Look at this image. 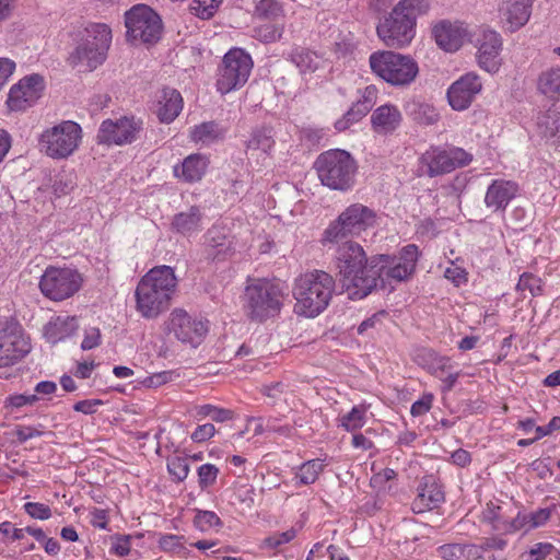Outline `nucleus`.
<instances>
[{
    "label": "nucleus",
    "mask_w": 560,
    "mask_h": 560,
    "mask_svg": "<svg viewBox=\"0 0 560 560\" xmlns=\"http://www.w3.org/2000/svg\"><path fill=\"white\" fill-rule=\"evenodd\" d=\"M208 164L209 161L205 155L194 153L185 158L182 164L175 165L173 173L179 180L191 184L202 179Z\"/></svg>",
    "instance_id": "obj_27"
},
{
    "label": "nucleus",
    "mask_w": 560,
    "mask_h": 560,
    "mask_svg": "<svg viewBox=\"0 0 560 560\" xmlns=\"http://www.w3.org/2000/svg\"><path fill=\"white\" fill-rule=\"evenodd\" d=\"M538 127L545 137L560 140V110L557 108L548 109L538 118Z\"/></svg>",
    "instance_id": "obj_38"
},
{
    "label": "nucleus",
    "mask_w": 560,
    "mask_h": 560,
    "mask_svg": "<svg viewBox=\"0 0 560 560\" xmlns=\"http://www.w3.org/2000/svg\"><path fill=\"white\" fill-rule=\"evenodd\" d=\"M416 362L424 368L430 374L441 378L443 374L453 370L448 357L440 355L432 349L423 348L416 355Z\"/></svg>",
    "instance_id": "obj_30"
},
{
    "label": "nucleus",
    "mask_w": 560,
    "mask_h": 560,
    "mask_svg": "<svg viewBox=\"0 0 560 560\" xmlns=\"http://www.w3.org/2000/svg\"><path fill=\"white\" fill-rule=\"evenodd\" d=\"M25 512L36 520H48L51 516V510L47 504L38 502H27L24 504Z\"/></svg>",
    "instance_id": "obj_49"
},
{
    "label": "nucleus",
    "mask_w": 560,
    "mask_h": 560,
    "mask_svg": "<svg viewBox=\"0 0 560 560\" xmlns=\"http://www.w3.org/2000/svg\"><path fill=\"white\" fill-rule=\"evenodd\" d=\"M101 405H103V401L100 399H86L75 402L73 409L84 415H93L96 411V407Z\"/></svg>",
    "instance_id": "obj_58"
},
{
    "label": "nucleus",
    "mask_w": 560,
    "mask_h": 560,
    "mask_svg": "<svg viewBox=\"0 0 560 560\" xmlns=\"http://www.w3.org/2000/svg\"><path fill=\"white\" fill-rule=\"evenodd\" d=\"M183 109V97L180 93L171 88H164L158 100L156 114L162 122H172Z\"/></svg>",
    "instance_id": "obj_28"
},
{
    "label": "nucleus",
    "mask_w": 560,
    "mask_h": 560,
    "mask_svg": "<svg viewBox=\"0 0 560 560\" xmlns=\"http://www.w3.org/2000/svg\"><path fill=\"white\" fill-rule=\"evenodd\" d=\"M167 329L182 343L197 347L208 332L207 322L191 317L186 311L175 308L170 314Z\"/></svg>",
    "instance_id": "obj_16"
},
{
    "label": "nucleus",
    "mask_w": 560,
    "mask_h": 560,
    "mask_svg": "<svg viewBox=\"0 0 560 560\" xmlns=\"http://www.w3.org/2000/svg\"><path fill=\"white\" fill-rule=\"evenodd\" d=\"M325 465L320 459H311L300 466L299 471L295 475V479L300 485H312L314 483L319 474L324 470Z\"/></svg>",
    "instance_id": "obj_39"
},
{
    "label": "nucleus",
    "mask_w": 560,
    "mask_h": 560,
    "mask_svg": "<svg viewBox=\"0 0 560 560\" xmlns=\"http://www.w3.org/2000/svg\"><path fill=\"white\" fill-rule=\"evenodd\" d=\"M376 100V89L372 85L366 86L360 100H358L342 118L335 122L338 131L347 130L352 124L360 121L374 106Z\"/></svg>",
    "instance_id": "obj_26"
},
{
    "label": "nucleus",
    "mask_w": 560,
    "mask_h": 560,
    "mask_svg": "<svg viewBox=\"0 0 560 560\" xmlns=\"http://www.w3.org/2000/svg\"><path fill=\"white\" fill-rule=\"evenodd\" d=\"M198 416L210 417L215 422H224L233 418V411L213 405H202L197 410Z\"/></svg>",
    "instance_id": "obj_47"
},
{
    "label": "nucleus",
    "mask_w": 560,
    "mask_h": 560,
    "mask_svg": "<svg viewBox=\"0 0 560 560\" xmlns=\"http://www.w3.org/2000/svg\"><path fill=\"white\" fill-rule=\"evenodd\" d=\"M409 116L419 125L431 126L440 120L438 109L427 102L412 101L408 104Z\"/></svg>",
    "instance_id": "obj_34"
},
{
    "label": "nucleus",
    "mask_w": 560,
    "mask_h": 560,
    "mask_svg": "<svg viewBox=\"0 0 560 560\" xmlns=\"http://www.w3.org/2000/svg\"><path fill=\"white\" fill-rule=\"evenodd\" d=\"M282 305L283 292L280 284L266 279H256L245 287L243 308L249 319L262 323L277 316Z\"/></svg>",
    "instance_id": "obj_7"
},
{
    "label": "nucleus",
    "mask_w": 560,
    "mask_h": 560,
    "mask_svg": "<svg viewBox=\"0 0 560 560\" xmlns=\"http://www.w3.org/2000/svg\"><path fill=\"white\" fill-rule=\"evenodd\" d=\"M369 62L373 73L394 86L411 84L419 73L418 63L413 58L392 50L373 52Z\"/></svg>",
    "instance_id": "obj_8"
},
{
    "label": "nucleus",
    "mask_w": 560,
    "mask_h": 560,
    "mask_svg": "<svg viewBox=\"0 0 560 560\" xmlns=\"http://www.w3.org/2000/svg\"><path fill=\"white\" fill-rule=\"evenodd\" d=\"M466 34V30L460 23H452L445 20L435 24L432 28V35L438 46L451 52L462 47Z\"/></svg>",
    "instance_id": "obj_22"
},
{
    "label": "nucleus",
    "mask_w": 560,
    "mask_h": 560,
    "mask_svg": "<svg viewBox=\"0 0 560 560\" xmlns=\"http://www.w3.org/2000/svg\"><path fill=\"white\" fill-rule=\"evenodd\" d=\"M230 252L225 243L208 244L206 247V258L211 261L224 260Z\"/></svg>",
    "instance_id": "obj_50"
},
{
    "label": "nucleus",
    "mask_w": 560,
    "mask_h": 560,
    "mask_svg": "<svg viewBox=\"0 0 560 560\" xmlns=\"http://www.w3.org/2000/svg\"><path fill=\"white\" fill-rule=\"evenodd\" d=\"M444 277L456 285L467 281V272L458 266H451L446 268Z\"/></svg>",
    "instance_id": "obj_57"
},
{
    "label": "nucleus",
    "mask_w": 560,
    "mask_h": 560,
    "mask_svg": "<svg viewBox=\"0 0 560 560\" xmlns=\"http://www.w3.org/2000/svg\"><path fill=\"white\" fill-rule=\"evenodd\" d=\"M481 89V80L476 73L468 72L462 75L447 90L450 106L455 110L467 109Z\"/></svg>",
    "instance_id": "obj_20"
},
{
    "label": "nucleus",
    "mask_w": 560,
    "mask_h": 560,
    "mask_svg": "<svg viewBox=\"0 0 560 560\" xmlns=\"http://www.w3.org/2000/svg\"><path fill=\"white\" fill-rule=\"evenodd\" d=\"M444 501V492L432 476L422 479L418 487V495L411 504L415 513H423L436 509Z\"/></svg>",
    "instance_id": "obj_24"
},
{
    "label": "nucleus",
    "mask_w": 560,
    "mask_h": 560,
    "mask_svg": "<svg viewBox=\"0 0 560 560\" xmlns=\"http://www.w3.org/2000/svg\"><path fill=\"white\" fill-rule=\"evenodd\" d=\"M375 213L361 203L349 206L324 233V242H339L348 235H358L374 223Z\"/></svg>",
    "instance_id": "obj_12"
},
{
    "label": "nucleus",
    "mask_w": 560,
    "mask_h": 560,
    "mask_svg": "<svg viewBox=\"0 0 560 560\" xmlns=\"http://www.w3.org/2000/svg\"><path fill=\"white\" fill-rule=\"evenodd\" d=\"M517 291L528 290L533 296L540 295L542 292L541 279L528 272H524L516 285Z\"/></svg>",
    "instance_id": "obj_48"
},
{
    "label": "nucleus",
    "mask_w": 560,
    "mask_h": 560,
    "mask_svg": "<svg viewBox=\"0 0 560 560\" xmlns=\"http://www.w3.org/2000/svg\"><path fill=\"white\" fill-rule=\"evenodd\" d=\"M43 89V77L39 74L25 77L10 89L7 105L10 110H25L40 97Z\"/></svg>",
    "instance_id": "obj_19"
},
{
    "label": "nucleus",
    "mask_w": 560,
    "mask_h": 560,
    "mask_svg": "<svg viewBox=\"0 0 560 560\" xmlns=\"http://www.w3.org/2000/svg\"><path fill=\"white\" fill-rule=\"evenodd\" d=\"M78 329V323L73 316H57L51 318L44 328L46 339L51 343H57L67 337H70Z\"/></svg>",
    "instance_id": "obj_31"
},
{
    "label": "nucleus",
    "mask_w": 560,
    "mask_h": 560,
    "mask_svg": "<svg viewBox=\"0 0 560 560\" xmlns=\"http://www.w3.org/2000/svg\"><path fill=\"white\" fill-rule=\"evenodd\" d=\"M419 258V249L415 244L402 247L397 256H375L377 276V288L394 289V283L407 281L416 271Z\"/></svg>",
    "instance_id": "obj_9"
},
{
    "label": "nucleus",
    "mask_w": 560,
    "mask_h": 560,
    "mask_svg": "<svg viewBox=\"0 0 560 560\" xmlns=\"http://www.w3.org/2000/svg\"><path fill=\"white\" fill-rule=\"evenodd\" d=\"M555 508H545L539 509L536 512L528 514L529 516V526L528 528H536L542 526L550 518L552 511Z\"/></svg>",
    "instance_id": "obj_53"
},
{
    "label": "nucleus",
    "mask_w": 560,
    "mask_h": 560,
    "mask_svg": "<svg viewBox=\"0 0 560 560\" xmlns=\"http://www.w3.org/2000/svg\"><path fill=\"white\" fill-rule=\"evenodd\" d=\"M167 470L177 482L184 481L189 472L187 458L174 456L167 459Z\"/></svg>",
    "instance_id": "obj_44"
},
{
    "label": "nucleus",
    "mask_w": 560,
    "mask_h": 560,
    "mask_svg": "<svg viewBox=\"0 0 560 560\" xmlns=\"http://www.w3.org/2000/svg\"><path fill=\"white\" fill-rule=\"evenodd\" d=\"M538 90L548 97L560 94V67L548 69L539 75Z\"/></svg>",
    "instance_id": "obj_37"
},
{
    "label": "nucleus",
    "mask_w": 560,
    "mask_h": 560,
    "mask_svg": "<svg viewBox=\"0 0 560 560\" xmlns=\"http://www.w3.org/2000/svg\"><path fill=\"white\" fill-rule=\"evenodd\" d=\"M314 167L320 183L331 190L347 191L355 183L358 164L345 150L332 149L320 153Z\"/></svg>",
    "instance_id": "obj_6"
},
{
    "label": "nucleus",
    "mask_w": 560,
    "mask_h": 560,
    "mask_svg": "<svg viewBox=\"0 0 560 560\" xmlns=\"http://www.w3.org/2000/svg\"><path fill=\"white\" fill-rule=\"evenodd\" d=\"M177 277L166 265L151 268L138 282L136 310L142 317L152 319L168 310L177 289Z\"/></svg>",
    "instance_id": "obj_2"
},
{
    "label": "nucleus",
    "mask_w": 560,
    "mask_h": 560,
    "mask_svg": "<svg viewBox=\"0 0 560 560\" xmlns=\"http://www.w3.org/2000/svg\"><path fill=\"white\" fill-rule=\"evenodd\" d=\"M335 290L334 278L323 270L305 272L295 279L292 294L294 313L315 317L328 306Z\"/></svg>",
    "instance_id": "obj_4"
},
{
    "label": "nucleus",
    "mask_w": 560,
    "mask_h": 560,
    "mask_svg": "<svg viewBox=\"0 0 560 560\" xmlns=\"http://www.w3.org/2000/svg\"><path fill=\"white\" fill-rule=\"evenodd\" d=\"M472 161V154L462 148L453 147L448 150L432 149L427 151L421 162L428 167L427 174L435 177L464 167Z\"/></svg>",
    "instance_id": "obj_15"
},
{
    "label": "nucleus",
    "mask_w": 560,
    "mask_h": 560,
    "mask_svg": "<svg viewBox=\"0 0 560 560\" xmlns=\"http://www.w3.org/2000/svg\"><path fill=\"white\" fill-rule=\"evenodd\" d=\"M0 533L10 537L12 541L24 538V528H14L10 522L0 523Z\"/></svg>",
    "instance_id": "obj_62"
},
{
    "label": "nucleus",
    "mask_w": 560,
    "mask_h": 560,
    "mask_svg": "<svg viewBox=\"0 0 560 560\" xmlns=\"http://www.w3.org/2000/svg\"><path fill=\"white\" fill-rule=\"evenodd\" d=\"M502 40L494 31H483L479 39L478 63L488 72H497L501 66Z\"/></svg>",
    "instance_id": "obj_21"
},
{
    "label": "nucleus",
    "mask_w": 560,
    "mask_h": 560,
    "mask_svg": "<svg viewBox=\"0 0 560 560\" xmlns=\"http://www.w3.org/2000/svg\"><path fill=\"white\" fill-rule=\"evenodd\" d=\"M82 139V129L72 120L47 128L39 138L40 150L52 159H67L79 147Z\"/></svg>",
    "instance_id": "obj_11"
},
{
    "label": "nucleus",
    "mask_w": 560,
    "mask_h": 560,
    "mask_svg": "<svg viewBox=\"0 0 560 560\" xmlns=\"http://www.w3.org/2000/svg\"><path fill=\"white\" fill-rule=\"evenodd\" d=\"M37 400H38V397L35 394H32V395L20 394V395H12V396L8 397L5 404H7V406L20 408V407H23L26 405H33Z\"/></svg>",
    "instance_id": "obj_56"
},
{
    "label": "nucleus",
    "mask_w": 560,
    "mask_h": 560,
    "mask_svg": "<svg viewBox=\"0 0 560 560\" xmlns=\"http://www.w3.org/2000/svg\"><path fill=\"white\" fill-rule=\"evenodd\" d=\"M222 0H192L189 9L192 14L203 20L213 16Z\"/></svg>",
    "instance_id": "obj_43"
},
{
    "label": "nucleus",
    "mask_w": 560,
    "mask_h": 560,
    "mask_svg": "<svg viewBox=\"0 0 560 560\" xmlns=\"http://www.w3.org/2000/svg\"><path fill=\"white\" fill-rule=\"evenodd\" d=\"M291 61L300 69L301 73H313L320 66L319 56L303 47L293 49Z\"/></svg>",
    "instance_id": "obj_35"
},
{
    "label": "nucleus",
    "mask_w": 560,
    "mask_h": 560,
    "mask_svg": "<svg viewBox=\"0 0 560 560\" xmlns=\"http://www.w3.org/2000/svg\"><path fill=\"white\" fill-rule=\"evenodd\" d=\"M126 39L144 45L156 44L163 33L161 16L147 4H136L125 13Z\"/></svg>",
    "instance_id": "obj_10"
},
{
    "label": "nucleus",
    "mask_w": 560,
    "mask_h": 560,
    "mask_svg": "<svg viewBox=\"0 0 560 560\" xmlns=\"http://www.w3.org/2000/svg\"><path fill=\"white\" fill-rule=\"evenodd\" d=\"M534 0H508L500 8L501 19L510 32H515L524 26L532 13Z\"/></svg>",
    "instance_id": "obj_25"
},
{
    "label": "nucleus",
    "mask_w": 560,
    "mask_h": 560,
    "mask_svg": "<svg viewBox=\"0 0 560 560\" xmlns=\"http://www.w3.org/2000/svg\"><path fill=\"white\" fill-rule=\"evenodd\" d=\"M215 433V428L212 423H205L198 425L191 433V440L197 443L206 442Z\"/></svg>",
    "instance_id": "obj_55"
},
{
    "label": "nucleus",
    "mask_w": 560,
    "mask_h": 560,
    "mask_svg": "<svg viewBox=\"0 0 560 560\" xmlns=\"http://www.w3.org/2000/svg\"><path fill=\"white\" fill-rule=\"evenodd\" d=\"M142 128V121L133 117H120L116 120L106 119L101 124L97 143L106 145H124L133 142Z\"/></svg>",
    "instance_id": "obj_17"
},
{
    "label": "nucleus",
    "mask_w": 560,
    "mask_h": 560,
    "mask_svg": "<svg viewBox=\"0 0 560 560\" xmlns=\"http://www.w3.org/2000/svg\"><path fill=\"white\" fill-rule=\"evenodd\" d=\"M433 395L424 394L420 399L415 401L411 406L410 413L413 417L425 415L432 407Z\"/></svg>",
    "instance_id": "obj_52"
},
{
    "label": "nucleus",
    "mask_w": 560,
    "mask_h": 560,
    "mask_svg": "<svg viewBox=\"0 0 560 560\" xmlns=\"http://www.w3.org/2000/svg\"><path fill=\"white\" fill-rule=\"evenodd\" d=\"M401 113L390 104L377 107L372 116L371 121L374 130L378 133H388L397 129L401 122Z\"/></svg>",
    "instance_id": "obj_29"
},
{
    "label": "nucleus",
    "mask_w": 560,
    "mask_h": 560,
    "mask_svg": "<svg viewBox=\"0 0 560 560\" xmlns=\"http://www.w3.org/2000/svg\"><path fill=\"white\" fill-rule=\"evenodd\" d=\"M222 137L223 132L214 121L197 125L190 131V138L196 143L210 144Z\"/></svg>",
    "instance_id": "obj_36"
},
{
    "label": "nucleus",
    "mask_w": 560,
    "mask_h": 560,
    "mask_svg": "<svg viewBox=\"0 0 560 560\" xmlns=\"http://www.w3.org/2000/svg\"><path fill=\"white\" fill-rule=\"evenodd\" d=\"M253 69V60L249 54L241 48L229 50L219 70L217 88L222 94H226L244 85Z\"/></svg>",
    "instance_id": "obj_13"
},
{
    "label": "nucleus",
    "mask_w": 560,
    "mask_h": 560,
    "mask_svg": "<svg viewBox=\"0 0 560 560\" xmlns=\"http://www.w3.org/2000/svg\"><path fill=\"white\" fill-rule=\"evenodd\" d=\"M518 185L512 180L495 179L493 180L485 196V203L493 211H503L510 201L516 197Z\"/></svg>",
    "instance_id": "obj_23"
},
{
    "label": "nucleus",
    "mask_w": 560,
    "mask_h": 560,
    "mask_svg": "<svg viewBox=\"0 0 560 560\" xmlns=\"http://www.w3.org/2000/svg\"><path fill=\"white\" fill-rule=\"evenodd\" d=\"M202 219L201 210L198 206H191L187 211H182L173 218L172 228L183 235L190 234L200 228Z\"/></svg>",
    "instance_id": "obj_33"
},
{
    "label": "nucleus",
    "mask_w": 560,
    "mask_h": 560,
    "mask_svg": "<svg viewBox=\"0 0 560 560\" xmlns=\"http://www.w3.org/2000/svg\"><path fill=\"white\" fill-rule=\"evenodd\" d=\"M198 483L201 490L213 486L219 475V468L212 464H203L198 470Z\"/></svg>",
    "instance_id": "obj_45"
},
{
    "label": "nucleus",
    "mask_w": 560,
    "mask_h": 560,
    "mask_svg": "<svg viewBox=\"0 0 560 560\" xmlns=\"http://www.w3.org/2000/svg\"><path fill=\"white\" fill-rule=\"evenodd\" d=\"M31 346L16 323H5L0 329V368L9 366L30 352Z\"/></svg>",
    "instance_id": "obj_18"
},
{
    "label": "nucleus",
    "mask_w": 560,
    "mask_h": 560,
    "mask_svg": "<svg viewBox=\"0 0 560 560\" xmlns=\"http://www.w3.org/2000/svg\"><path fill=\"white\" fill-rule=\"evenodd\" d=\"M294 537H295V530L290 529V530L279 534V535H276L273 537L267 538L266 542L268 544V546L276 548L282 544H287V542L291 541Z\"/></svg>",
    "instance_id": "obj_63"
},
{
    "label": "nucleus",
    "mask_w": 560,
    "mask_h": 560,
    "mask_svg": "<svg viewBox=\"0 0 560 560\" xmlns=\"http://www.w3.org/2000/svg\"><path fill=\"white\" fill-rule=\"evenodd\" d=\"M101 331L98 328H91L85 332L84 339L81 343L83 350H90L100 345Z\"/></svg>",
    "instance_id": "obj_59"
},
{
    "label": "nucleus",
    "mask_w": 560,
    "mask_h": 560,
    "mask_svg": "<svg viewBox=\"0 0 560 560\" xmlns=\"http://www.w3.org/2000/svg\"><path fill=\"white\" fill-rule=\"evenodd\" d=\"M467 546L460 544H448L440 547V555L444 560H460L464 557Z\"/></svg>",
    "instance_id": "obj_51"
},
{
    "label": "nucleus",
    "mask_w": 560,
    "mask_h": 560,
    "mask_svg": "<svg viewBox=\"0 0 560 560\" xmlns=\"http://www.w3.org/2000/svg\"><path fill=\"white\" fill-rule=\"evenodd\" d=\"M112 43V30L103 23H91L75 48L67 57V63L81 71H93L107 58Z\"/></svg>",
    "instance_id": "obj_5"
},
{
    "label": "nucleus",
    "mask_w": 560,
    "mask_h": 560,
    "mask_svg": "<svg viewBox=\"0 0 560 560\" xmlns=\"http://www.w3.org/2000/svg\"><path fill=\"white\" fill-rule=\"evenodd\" d=\"M559 429H560V417L556 416V417L551 418V420L549 421V423L547 425L535 428V431L537 433L536 439L539 440Z\"/></svg>",
    "instance_id": "obj_64"
},
{
    "label": "nucleus",
    "mask_w": 560,
    "mask_h": 560,
    "mask_svg": "<svg viewBox=\"0 0 560 560\" xmlns=\"http://www.w3.org/2000/svg\"><path fill=\"white\" fill-rule=\"evenodd\" d=\"M255 16L260 20L277 21L283 16V9L277 0H260L255 8Z\"/></svg>",
    "instance_id": "obj_40"
},
{
    "label": "nucleus",
    "mask_w": 560,
    "mask_h": 560,
    "mask_svg": "<svg viewBox=\"0 0 560 560\" xmlns=\"http://www.w3.org/2000/svg\"><path fill=\"white\" fill-rule=\"evenodd\" d=\"M283 31L282 24H262L253 30V37L265 44L275 43L282 37Z\"/></svg>",
    "instance_id": "obj_41"
},
{
    "label": "nucleus",
    "mask_w": 560,
    "mask_h": 560,
    "mask_svg": "<svg viewBox=\"0 0 560 560\" xmlns=\"http://www.w3.org/2000/svg\"><path fill=\"white\" fill-rule=\"evenodd\" d=\"M194 524L201 532H207L212 527L221 526L222 522L212 511H198L194 518Z\"/></svg>",
    "instance_id": "obj_46"
},
{
    "label": "nucleus",
    "mask_w": 560,
    "mask_h": 560,
    "mask_svg": "<svg viewBox=\"0 0 560 560\" xmlns=\"http://www.w3.org/2000/svg\"><path fill=\"white\" fill-rule=\"evenodd\" d=\"M82 285L81 275L71 268L48 267L39 281L42 293L52 301H63L77 293Z\"/></svg>",
    "instance_id": "obj_14"
},
{
    "label": "nucleus",
    "mask_w": 560,
    "mask_h": 560,
    "mask_svg": "<svg viewBox=\"0 0 560 560\" xmlns=\"http://www.w3.org/2000/svg\"><path fill=\"white\" fill-rule=\"evenodd\" d=\"M365 405L354 406L350 412L341 418V425L349 432L361 429L365 423Z\"/></svg>",
    "instance_id": "obj_42"
},
{
    "label": "nucleus",
    "mask_w": 560,
    "mask_h": 560,
    "mask_svg": "<svg viewBox=\"0 0 560 560\" xmlns=\"http://www.w3.org/2000/svg\"><path fill=\"white\" fill-rule=\"evenodd\" d=\"M337 267L342 287L350 299H363L377 288L380 270L375 268V256L368 259L358 243L347 241L338 247Z\"/></svg>",
    "instance_id": "obj_1"
},
{
    "label": "nucleus",
    "mask_w": 560,
    "mask_h": 560,
    "mask_svg": "<svg viewBox=\"0 0 560 560\" xmlns=\"http://www.w3.org/2000/svg\"><path fill=\"white\" fill-rule=\"evenodd\" d=\"M528 526H529L528 514L517 513V515L515 517L510 518L509 534L515 533V532L524 529V528L526 530H528L529 529Z\"/></svg>",
    "instance_id": "obj_60"
},
{
    "label": "nucleus",
    "mask_w": 560,
    "mask_h": 560,
    "mask_svg": "<svg viewBox=\"0 0 560 560\" xmlns=\"http://www.w3.org/2000/svg\"><path fill=\"white\" fill-rule=\"evenodd\" d=\"M555 550L549 542H537L528 551L529 560H544Z\"/></svg>",
    "instance_id": "obj_54"
},
{
    "label": "nucleus",
    "mask_w": 560,
    "mask_h": 560,
    "mask_svg": "<svg viewBox=\"0 0 560 560\" xmlns=\"http://www.w3.org/2000/svg\"><path fill=\"white\" fill-rule=\"evenodd\" d=\"M15 70V62L9 58H0V88Z\"/></svg>",
    "instance_id": "obj_61"
},
{
    "label": "nucleus",
    "mask_w": 560,
    "mask_h": 560,
    "mask_svg": "<svg viewBox=\"0 0 560 560\" xmlns=\"http://www.w3.org/2000/svg\"><path fill=\"white\" fill-rule=\"evenodd\" d=\"M428 0H399L376 26V34L389 48L407 47L416 35L418 16L428 12Z\"/></svg>",
    "instance_id": "obj_3"
},
{
    "label": "nucleus",
    "mask_w": 560,
    "mask_h": 560,
    "mask_svg": "<svg viewBox=\"0 0 560 560\" xmlns=\"http://www.w3.org/2000/svg\"><path fill=\"white\" fill-rule=\"evenodd\" d=\"M275 145L272 129L261 127L255 129L246 143L247 154L252 158H259V153L269 155Z\"/></svg>",
    "instance_id": "obj_32"
}]
</instances>
